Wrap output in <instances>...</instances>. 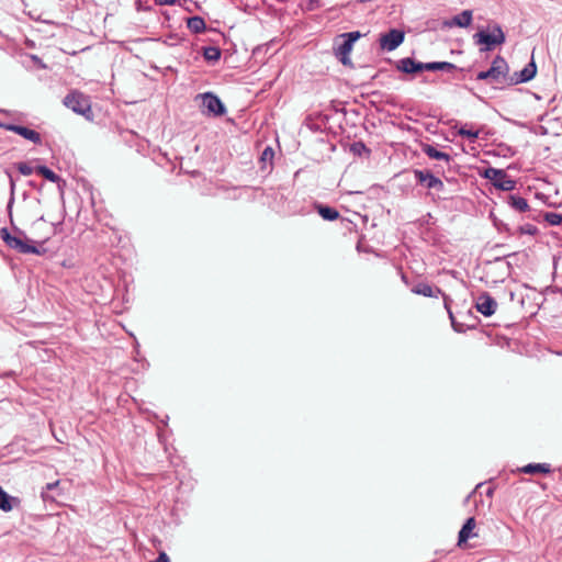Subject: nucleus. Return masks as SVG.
I'll return each instance as SVG.
<instances>
[{"instance_id": "11", "label": "nucleus", "mask_w": 562, "mask_h": 562, "mask_svg": "<svg viewBox=\"0 0 562 562\" xmlns=\"http://www.w3.org/2000/svg\"><path fill=\"white\" fill-rule=\"evenodd\" d=\"M475 308L482 315L488 317L496 312L497 302L488 292H483L475 300Z\"/></svg>"}, {"instance_id": "12", "label": "nucleus", "mask_w": 562, "mask_h": 562, "mask_svg": "<svg viewBox=\"0 0 562 562\" xmlns=\"http://www.w3.org/2000/svg\"><path fill=\"white\" fill-rule=\"evenodd\" d=\"M536 72H537V66H536L535 61L531 60L520 71H517L514 74V76H510L513 86L531 80L536 76Z\"/></svg>"}, {"instance_id": "29", "label": "nucleus", "mask_w": 562, "mask_h": 562, "mask_svg": "<svg viewBox=\"0 0 562 562\" xmlns=\"http://www.w3.org/2000/svg\"><path fill=\"white\" fill-rule=\"evenodd\" d=\"M517 231L520 235H530V236H535L538 233V228L532 224L520 225L517 228Z\"/></svg>"}, {"instance_id": "7", "label": "nucleus", "mask_w": 562, "mask_h": 562, "mask_svg": "<svg viewBox=\"0 0 562 562\" xmlns=\"http://www.w3.org/2000/svg\"><path fill=\"white\" fill-rule=\"evenodd\" d=\"M199 97L202 99V106L206 110L209 115L221 116L225 114V105L216 94L212 92H205L199 94Z\"/></svg>"}, {"instance_id": "27", "label": "nucleus", "mask_w": 562, "mask_h": 562, "mask_svg": "<svg viewBox=\"0 0 562 562\" xmlns=\"http://www.w3.org/2000/svg\"><path fill=\"white\" fill-rule=\"evenodd\" d=\"M458 135L467 137L473 142L479 137V131L469 130L467 128V125H464L459 128Z\"/></svg>"}, {"instance_id": "37", "label": "nucleus", "mask_w": 562, "mask_h": 562, "mask_svg": "<svg viewBox=\"0 0 562 562\" xmlns=\"http://www.w3.org/2000/svg\"><path fill=\"white\" fill-rule=\"evenodd\" d=\"M10 186H11V192L13 193L14 188H15V183H14L12 177H10Z\"/></svg>"}, {"instance_id": "23", "label": "nucleus", "mask_w": 562, "mask_h": 562, "mask_svg": "<svg viewBox=\"0 0 562 562\" xmlns=\"http://www.w3.org/2000/svg\"><path fill=\"white\" fill-rule=\"evenodd\" d=\"M508 204L516 211L522 213L531 211L525 198L512 194L508 196Z\"/></svg>"}, {"instance_id": "3", "label": "nucleus", "mask_w": 562, "mask_h": 562, "mask_svg": "<svg viewBox=\"0 0 562 562\" xmlns=\"http://www.w3.org/2000/svg\"><path fill=\"white\" fill-rule=\"evenodd\" d=\"M63 104L89 121L93 119L90 97L80 90L74 89L67 93L63 99Z\"/></svg>"}, {"instance_id": "13", "label": "nucleus", "mask_w": 562, "mask_h": 562, "mask_svg": "<svg viewBox=\"0 0 562 562\" xmlns=\"http://www.w3.org/2000/svg\"><path fill=\"white\" fill-rule=\"evenodd\" d=\"M473 20V13L471 10H463L460 14L454 15L451 20L443 21L446 27H468Z\"/></svg>"}, {"instance_id": "33", "label": "nucleus", "mask_w": 562, "mask_h": 562, "mask_svg": "<svg viewBox=\"0 0 562 562\" xmlns=\"http://www.w3.org/2000/svg\"><path fill=\"white\" fill-rule=\"evenodd\" d=\"M351 149L355 151V153H360V150H368L366 145L361 142L359 143H355L351 147Z\"/></svg>"}, {"instance_id": "8", "label": "nucleus", "mask_w": 562, "mask_h": 562, "mask_svg": "<svg viewBox=\"0 0 562 562\" xmlns=\"http://www.w3.org/2000/svg\"><path fill=\"white\" fill-rule=\"evenodd\" d=\"M405 38V33L397 29H392L386 33L380 35V46L382 49L392 52L396 49Z\"/></svg>"}, {"instance_id": "22", "label": "nucleus", "mask_w": 562, "mask_h": 562, "mask_svg": "<svg viewBox=\"0 0 562 562\" xmlns=\"http://www.w3.org/2000/svg\"><path fill=\"white\" fill-rule=\"evenodd\" d=\"M187 27L194 34L205 31L206 24L203 18L199 15L191 16L187 20Z\"/></svg>"}, {"instance_id": "36", "label": "nucleus", "mask_w": 562, "mask_h": 562, "mask_svg": "<svg viewBox=\"0 0 562 562\" xmlns=\"http://www.w3.org/2000/svg\"><path fill=\"white\" fill-rule=\"evenodd\" d=\"M31 58L41 67V68H46V65L43 64L42 59L40 57H37L36 55H32Z\"/></svg>"}, {"instance_id": "26", "label": "nucleus", "mask_w": 562, "mask_h": 562, "mask_svg": "<svg viewBox=\"0 0 562 562\" xmlns=\"http://www.w3.org/2000/svg\"><path fill=\"white\" fill-rule=\"evenodd\" d=\"M202 55L206 61L216 63L221 58L222 52L216 46H206L203 47Z\"/></svg>"}, {"instance_id": "19", "label": "nucleus", "mask_w": 562, "mask_h": 562, "mask_svg": "<svg viewBox=\"0 0 562 562\" xmlns=\"http://www.w3.org/2000/svg\"><path fill=\"white\" fill-rule=\"evenodd\" d=\"M315 210L322 216V218L325 221L333 222V221L338 220L340 216V213L335 207L324 205L322 203H316Z\"/></svg>"}, {"instance_id": "6", "label": "nucleus", "mask_w": 562, "mask_h": 562, "mask_svg": "<svg viewBox=\"0 0 562 562\" xmlns=\"http://www.w3.org/2000/svg\"><path fill=\"white\" fill-rule=\"evenodd\" d=\"M484 178L492 184L503 191H513L516 188V181L512 179L505 170L490 167L484 171Z\"/></svg>"}, {"instance_id": "4", "label": "nucleus", "mask_w": 562, "mask_h": 562, "mask_svg": "<svg viewBox=\"0 0 562 562\" xmlns=\"http://www.w3.org/2000/svg\"><path fill=\"white\" fill-rule=\"evenodd\" d=\"M475 44H484L485 47L482 50H491L496 45L505 43V34L501 25L495 24L492 29V33L480 31L473 35Z\"/></svg>"}, {"instance_id": "14", "label": "nucleus", "mask_w": 562, "mask_h": 562, "mask_svg": "<svg viewBox=\"0 0 562 562\" xmlns=\"http://www.w3.org/2000/svg\"><path fill=\"white\" fill-rule=\"evenodd\" d=\"M396 68L405 74H415L425 70V63L416 61L411 57H405L397 61Z\"/></svg>"}, {"instance_id": "30", "label": "nucleus", "mask_w": 562, "mask_h": 562, "mask_svg": "<svg viewBox=\"0 0 562 562\" xmlns=\"http://www.w3.org/2000/svg\"><path fill=\"white\" fill-rule=\"evenodd\" d=\"M16 168L18 170L20 171L21 175L23 176H30L33 173V171L35 170L34 168H32L29 164L26 162H18L16 164Z\"/></svg>"}, {"instance_id": "1", "label": "nucleus", "mask_w": 562, "mask_h": 562, "mask_svg": "<svg viewBox=\"0 0 562 562\" xmlns=\"http://www.w3.org/2000/svg\"><path fill=\"white\" fill-rule=\"evenodd\" d=\"M476 79L485 80L494 86H513L509 75V66L505 58L499 55L493 59L490 69L480 71L476 75Z\"/></svg>"}, {"instance_id": "9", "label": "nucleus", "mask_w": 562, "mask_h": 562, "mask_svg": "<svg viewBox=\"0 0 562 562\" xmlns=\"http://www.w3.org/2000/svg\"><path fill=\"white\" fill-rule=\"evenodd\" d=\"M414 177L417 183L425 186L427 189H435L437 191L445 189L443 182L430 170L415 169Z\"/></svg>"}, {"instance_id": "38", "label": "nucleus", "mask_w": 562, "mask_h": 562, "mask_svg": "<svg viewBox=\"0 0 562 562\" xmlns=\"http://www.w3.org/2000/svg\"><path fill=\"white\" fill-rule=\"evenodd\" d=\"M402 280H403L406 284L408 283L407 278H406V276H405L404 273H402Z\"/></svg>"}, {"instance_id": "28", "label": "nucleus", "mask_w": 562, "mask_h": 562, "mask_svg": "<svg viewBox=\"0 0 562 562\" xmlns=\"http://www.w3.org/2000/svg\"><path fill=\"white\" fill-rule=\"evenodd\" d=\"M18 251L21 254H36V255L40 254V250L36 246L30 245L26 241H24L23 239L20 243V247H19Z\"/></svg>"}, {"instance_id": "25", "label": "nucleus", "mask_w": 562, "mask_h": 562, "mask_svg": "<svg viewBox=\"0 0 562 562\" xmlns=\"http://www.w3.org/2000/svg\"><path fill=\"white\" fill-rule=\"evenodd\" d=\"M35 171L53 183H59L63 179L46 166H37Z\"/></svg>"}, {"instance_id": "10", "label": "nucleus", "mask_w": 562, "mask_h": 562, "mask_svg": "<svg viewBox=\"0 0 562 562\" xmlns=\"http://www.w3.org/2000/svg\"><path fill=\"white\" fill-rule=\"evenodd\" d=\"M0 128L16 133L34 144H41L42 142L41 134L38 132L25 126L0 122Z\"/></svg>"}, {"instance_id": "2", "label": "nucleus", "mask_w": 562, "mask_h": 562, "mask_svg": "<svg viewBox=\"0 0 562 562\" xmlns=\"http://www.w3.org/2000/svg\"><path fill=\"white\" fill-rule=\"evenodd\" d=\"M412 292L417 295H423L426 297H439L441 296L443 300V306L449 315V319L451 322V326L456 331H463V326L457 323L456 317L451 310L452 299L446 294L439 286L431 285L427 282H418L412 288Z\"/></svg>"}, {"instance_id": "31", "label": "nucleus", "mask_w": 562, "mask_h": 562, "mask_svg": "<svg viewBox=\"0 0 562 562\" xmlns=\"http://www.w3.org/2000/svg\"><path fill=\"white\" fill-rule=\"evenodd\" d=\"M59 485V481H55L52 483H47L44 487V490L41 493V496L44 501H47L49 498L47 492L56 488Z\"/></svg>"}, {"instance_id": "21", "label": "nucleus", "mask_w": 562, "mask_h": 562, "mask_svg": "<svg viewBox=\"0 0 562 562\" xmlns=\"http://www.w3.org/2000/svg\"><path fill=\"white\" fill-rule=\"evenodd\" d=\"M457 69V66L449 61H431V63H425V70L428 71H447L452 72Z\"/></svg>"}, {"instance_id": "34", "label": "nucleus", "mask_w": 562, "mask_h": 562, "mask_svg": "<svg viewBox=\"0 0 562 562\" xmlns=\"http://www.w3.org/2000/svg\"><path fill=\"white\" fill-rule=\"evenodd\" d=\"M150 562H170V560H169V557L167 555V553L162 551V552H159V555L156 560L150 561Z\"/></svg>"}, {"instance_id": "24", "label": "nucleus", "mask_w": 562, "mask_h": 562, "mask_svg": "<svg viewBox=\"0 0 562 562\" xmlns=\"http://www.w3.org/2000/svg\"><path fill=\"white\" fill-rule=\"evenodd\" d=\"M0 236H1L2 240L7 244V246H9L10 248L15 249V250L19 249L20 243L22 239L19 237L12 236L10 234V232L8 231V228H5V227L1 228Z\"/></svg>"}, {"instance_id": "5", "label": "nucleus", "mask_w": 562, "mask_h": 562, "mask_svg": "<svg viewBox=\"0 0 562 562\" xmlns=\"http://www.w3.org/2000/svg\"><path fill=\"white\" fill-rule=\"evenodd\" d=\"M342 38L341 43H337L334 47L335 56L339 59V61L347 66L350 65V53L353 47L355 42L360 37L359 32H349L340 35Z\"/></svg>"}, {"instance_id": "35", "label": "nucleus", "mask_w": 562, "mask_h": 562, "mask_svg": "<svg viewBox=\"0 0 562 562\" xmlns=\"http://www.w3.org/2000/svg\"><path fill=\"white\" fill-rule=\"evenodd\" d=\"M177 2V0H156V3L159 5H172Z\"/></svg>"}, {"instance_id": "32", "label": "nucleus", "mask_w": 562, "mask_h": 562, "mask_svg": "<svg viewBox=\"0 0 562 562\" xmlns=\"http://www.w3.org/2000/svg\"><path fill=\"white\" fill-rule=\"evenodd\" d=\"M274 155L272 148L270 147H267L263 151H262V155H261V159L266 160L268 158H272Z\"/></svg>"}, {"instance_id": "16", "label": "nucleus", "mask_w": 562, "mask_h": 562, "mask_svg": "<svg viewBox=\"0 0 562 562\" xmlns=\"http://www.w3.org/2000/svg\"><path fill=\"white\" fill-rule=\"evenodd\" d=\"M517 471L525 474H549L552 469L549 463H529L518 468Z\"/></svg>"}, {"instance_id": "17", "label": "nucleus", "mask_w": 562, "mask_h": 562, "mask_svg": "<svg viewBox=\"0 0 562 562\" xmlns=\"http://www.w3.org/2000/svg\"><path fill=\"white\" fill-rule=\"evenodd\" d=\"M422 150L431 159L443 160L447 165H450L452 158L449 154L438 150L430 144H423Z\"/></svg>"}, {"instance_id": "20", "label": "nucleus", "mask_w": 562, "mask_h": 562, "mask_svg": "<svg viewBox=\"0 0 562 562\" xmlns=\"http://www.w3.org/2000/svg\"><path fill=\"white\" fill-rule=\"evenodd\" d=\"M542 217L548 224L552 225V226H557V225H560L562 224V214L561 213H557V212H546V213H539L538 215L536 214H530L529 217H531L532 220H536V221H539V217Z\"/></svg>"}, {"instance_id": "15", "label": "nucleus", "mask_w": 562, "mask_h": 562, "mask_svg": "<svg viewBox=\"0 0 562 562\" xmlns=\"http://www.w3.org/2000/svg\"><path fill=\"white\" fill-rule=\"evenodd\" d=\"M475 526H476V522H475L474 517H470V518L467 519V521L462 526L461 530L459 531L458 546L461 547L470 538L476 536L474 533Z\"/></svg>"}, {"instance_id": "18", "label": "nucleus", "mask_w": 562, "mask_h": 562, "mask_svg": "<svg viewBox=\"0 0 562 562\" xmlns=\"http://www.w3.org/2000/svg\"><path fill=\"white\" fill-rule=\"evenodd\" d=\"M20 505V499L18 497L9 495L1 486H0V509L8 513L13 509V507Z\"/></svg>"}]
</instances>
